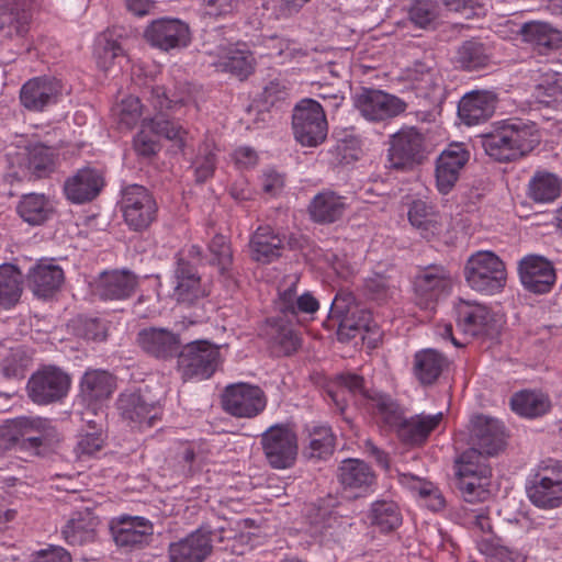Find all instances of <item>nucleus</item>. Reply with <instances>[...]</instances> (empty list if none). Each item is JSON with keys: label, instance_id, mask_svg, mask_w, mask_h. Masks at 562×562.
I'll return each instance as SVG.
<instances>
[{"label": "nucleus", "instance_id": "nucleus-13", "mask_svg": "<svg viewBox=\"0 0 562 562\" xmlns=\"http://www.w3.org/2000/svg\"><path fill=\"white\" fill-rule=\"evenodd\" d=\"M121 211L130 229L143 232L156 221L158 205L148 189L131 184L122 192Z\"/></svg>", "mask_w": 562, "mask_h": 562}, {"label": "nucleus", "instance_id": "nucleus-51", "mask_svg": "<svg viewBox=\"0 0 562 562\" xmlns=\"http://www.w3.org/2000/svg\"><path fill=\"white\" fill-rule=\"evenodd\" d=\"M561 194V183L550 172H537L529 182L528 195L536 203H551Z\"/></svg>", "mask_w": 562, "mask_h": 562}, {"label": "nucleus", "instance_id": "nucleus-4", "mask_svg": "<svg viewBox=\"0 0 562 562\" xmlns=\"http://www.w3.org/2000/svg\"><path fill=\"white\" fill-rule=\"evenodd\" d=\"M527 497L538 508L553 509L562 505V461L547 459L531 469L526 479Z\"/></svg>", "mask_w": 562, "mask_h": 562}, {"label": "nucleus", "instance_id": "nucleus-26", "mask_svg": "<svg viewBox=\"0 0 562 562\" xmlns=\"http://www.w3.org/2000/svg\"><path fill=\"white\" fill-rule=\"evenodd\" d=\"M472 441L477 460L481 456H495L505 446V431L503 424L492 417L480 415L473 420Z\"/></svg>", "mask_w": 562, "mask_h": 562}, {"label": "nucleus", "instance_id": "nucleus-55", "mask_svg": "<svg viewBox=\"0 0 562 562\" xmlns=\"http://www.w3.org/2000/svg\"><path fill=\"white\" fill-rule=\"evenodd\" d=\"M113 114L116 116L120 128L132 130L137 125L143 114L140 100L133 95L124 98L113 109Z\"/></svg>", "mask_w": 562, "mask_h": 562}, {"label": "nucleus", "instance_id": "nucleus-16", "mask_svg": "<svg viewBox=\"0 0 562 562\" xmlns=\"http://www.w3.org/2000/svg\"><path fill=\"white\" fill-rule=\"evenodd\" d=\"M117 408L123 419L140 428L153 427L161 419L162 407L146 390L125 391L117 398Z\"/></svg>", "mask_w": 562, "mask_h": 562}, {"label": "nucleus", "instance_id": "nucleus-1", "mask_svg": "<svg viewBox=\"0 0 562 562\" xmlns=\"http://www.w3.org/2000/svg\"><path fill=\"white\" fill-rule=\"evenodd\" d=\"M189 94L184 91L170 92L164 86H154L149 90L148 101L157 113L142 121L140 131L133 138V148L143 159H151L160 150L156 136L165 137L175 143L180 151L188 146V132L171 120L164 111L173 110L188 102Z\"/></svg>", "mask_w": 562, "mask_h": 562}, {"label": "nucleus", "instance_id": "nucleus-21", "mask_svg": "<svg viewBox=\"0 0 562 562\" xmlns=\"http://www.w3.org/2000/svg\"><path fill=\"white\" fill-rule=\"evenodd\" d=\"M63 93V83L52 76L29 79L20 90V102L29 111L43 112L56 104Z\"/></svg>", "mask_w": 562, "mask_h": 562}, {"label": "nucleus", "instance_id": "nucleus-3", "mask_svg": "<svg viewBox=\"0 0 562 562\" xmlns=\"http://www.w3.org/2000/svg\"><path fill=\"white\" fill-rule=\"evenodd\" d=\"M538 143L536 125L521 119L499 121L491 132L482 135L486 155L498 162L513 161L531 151Z\"/></svg>", "mask_w": 562, "mask_h": 562}, {"label": "nucleus", "instance_id": "nucleus-63", "mask_svg": "<svg viewBox=\"0 0 562 562\" xmlns=\"http://www.w3.org/2000/svg\"><path fill=\"white\" fill-rule=\"evenodd\" d=\"M400 439L406 445H419L422 442V415L404 418L396 427Z\"/></svg>", "mask_w": 562, "mask_h": 562}, {"label": "nucleus", "instance_id": "nucleus-62", "mask_svg": "<svg viewBox=\"0 0 562 562\" xmlns=\"http://www.w3.org/2000/svg\"><path fill=\"white\" fill-rule=\"evenodd\" d=\"M104 443L103 435L100 430L87 431L79 436L75 452L78 458L91 457L98 452Z\"/></svg>", "mask_w": 562, "mask_h": 562}, {"label": "nucleus", "instance_id": "nucleus-50", "mask_svg": "<svg viewBox=\"0 0 562 562\" xmlns=\"http://www.w3.org/2000/svg\"><path fill=\"white\" fill-rule=\"evenodd\" d=\"M308 432V442L304 449V454L308 459H326L334 452L335 436L330 427L325 425H314L306 428Z\"/></svg>", "mask_w": 562, "mask_h": 562}, {"label": "nucleus", "instance_id": "nucleus-6", "mask_svg": "<svg viewBox=\"0 0 562 562\" xmlns=\"http://www.w3.org/2000/svg\"><path fill=\"white\" fill-rule=\"evenodd\" d=\"M371 313L361 308L355 295L345 290L336 293L329 310L328 318L324 326L328 329L336 327L339 341H348L361 330H368Z\"/></svg>", "mask_w": 562, "mask_h": 562}, {"label": "nucleus", "instance_id": "nucleus-25", "mask_svg": "<svg viewBox=\"0 0 562 562\" xmlns=\"http://www.w3.org/2000/svg\"><path fill=\"white\" fill-rule=\"evenodd\" d=\"M112 538L117 547L133 549L148 544L153 532V524L139 516H122L110 524Z\"/></svg>", "mask_w": 562, "mask_h": 562}, {"label": "nucleus", "instance_id": "nucleus-56", "mask_svg": "<svg viewBox=\"0 0 562 562\" xmlns=\"http://www.w3.org/2000/svg\"><path fill=\"white\" fill-rule=\"evenodd\" d=\"M71 326L76 336L87 340H104L108 335L105 322L98 317L80 315L72 321Z\"/></svg>", "mask_w": 562, "mask_h": 562}, {"label": "nucleus", "instance_id": "nucleus-28", "mask_svg": "<svg viewBox=\"0 0 562 562\" xmlns=\"http://www.w3.org/2000/svg\"><path fill=\"white\" fill-rule=\"evenodd\" d=\"M104 186V178L100 170L92 167L78 169L68 177L64 183L66 198L76 204H83L94 200Z\"/></svg>", "mask_w": 562, "mask_h": 562}, {"label": "nucleus", "instance_id": "nucleus-9", "mask_svg": "<svg viewBox=\"0 0 562 562\" xmlns=\"http://www.w3.org/2000/svg\"><path fill=\"white\" fill-rule=\"evenodd\" d=\"M70 386L71 376L65 370L54 364H44L29 378L26 394L36 405H53L67 397Z\"/></svg>", "mask_w": 562, "mask_h": 562}, {"label": "nucleus", "instance_id": "nucleus-8", "mask_svg": "<svg viewBox=\"0 0 562 562\" xmlns=\"http://www.w3.org/2000/svg\"><path fill=\"white\" fill-rule=\"evenodd\" d=\"M222 363L220 346L206 339L183 344L177 367L184 381L210 379Z\"/></svg>", "mask_w": 562, "mask_h": 562}, {"label": "nucleus", "instance_id": "nucleus-53", "mask_svg": "<svg viewBox=\"0 0 562 562\" xmlns=\"http://www.w3.org/2000/svg\"><path fill=\"white\" fill-rule=\"evenodd\" d=\"M398 288L395 277L382 273H374L364 281L366 294L379 303L392 299Z\"/></svg>", "mask_w": 562, "mask_h": 562}, {"label": "nucleus", "instance_id": "nucleus-61", "mask_svg": "<svg viewBox=\"0 0 562 562\" xmlns=\"http://www.w3.org/2000/svg\"><path fill=\"white\" fill-rule=\"evenodd\" d=\"M448 11H453L465 19L484 15L483 0H440Z\"/></svg>", "mask_w": 562, "mask_h": 562}, {"label": "nucleus", "instance_id": "nucleus-14", "mask_svg": "<svg viewBox=\"0 0 562 562\" xmlns=\"http://www.w3.org/2000/svg\"><path fill=\"white\" fill-rule=\"evenodd\" d=\"M265 391L254 384L235 383L227 385L221 396L222 408L236 418H255L267 406Z\"/></svg>", "mask_w": 562, "mask_h": 562}, {"label": "nucleus", "instance_id": "nucleus-17", "mask_svg": "<svg viewBox=\"0 0 562 562\" xmlns=\"http://www.w3.org/2000/svg\"><path fill=\"white\" fill-rule=\"evenodd\" d=\"M216 531L202 525L187 537L168 546L169 562H205L213 552Z\"/></svg>", "mask_w": 562, "mask_h": 562}, {"label": "nucleus", "instance_id": "nucleus-34", "mask_svg": "<svg viewBox=\"0 0 562 562\" xmlns=\"http://www.w3.org/2000/svg\"><path fill=\"white\" fill-rule=\"evenodd\" d=\"M494 53L490 41L472 37L463 41L453 55L454 65L465 71L486 69L493 61Z\"/></svg>", "mask_w": 562, "mask_h": 562}, {"label": "nucleus", "instance_id": "nucleus-2", "mask_svg": "<svg viewBox=\"0 0 562 562\" xmlns=\"http://www.w3.org/2000/svg\"><path fill=\"white\" fill-rule=\"evenodd\" d=\"M200 265H203V250L198 245H191L176 255L171 297L179 307L191 311L190 324H196L206 317L209 292L198 272Z\"/></svg>", "mask_w": 562, "mask_h": 562}, {"label": "nucleus", "instance_id": "nucleus-24", "mask_svg": "<svg viewBox=\"0 0 562 562\" xmlns=\"http://www.w3.org/2000/svg\"><path fill=\"white\" fill-rule=\"evenodd\" d=\"M137 342L148 356L164 361L178 358L183 346L180 335L165 327L142 329Z\"/></svg>", "mask_w": 562, "mask_h": 562}, {"label": "nucleus", "instance_id": "nucleus-15", "mask_svg": "<svg viewBox=\"0 0 562 562\" xmlns=\"http://www.w3.org/2000/svg\"><path fill=\"white\" fill-rule=\"evenodd\" d=\"M355 106L370 122H384L405 112L407 104L380 89L362 87L353 97Z\"/></svg>", "mask_w": 562, "mask_h": 562}, {"label": "nucleus", "instance_id": "nucleus-45", "mask_svg": "<svg viewBox=\"0 0 562 562\" xmlns=\"http://www.w3.org/2000/svg\"><path fill=\"white\" fill-rule=\"evenodd\" d=\"M26 429L23 430V448L24 451H34L40 454V449L49 442L56 436V429L52 422L43 417L24 416Z\"/></svg>", "mask_w": 562, "mask_h": 562}, {"label": "nucleus", "instance_id": "nucleus-7", "mask_svg": "<svg viewBox=\"0 0 562 562\" xmlns=\"http://www.w3.org/2000/svg\"><path fill=\"white\" fill-rule=\"evenodd\" d=\"M464 277L472 290L491 295L505 286L507 272L504 261L496 254L480 250L468 259Z\"/></svg>", "mask_w": 562, "mask_h": 562}, {"label": "nucleus", "instance_id": "nucleus-44", "mask_svg": "<svg viewBox=\"0 0 562 562\" xmlns=\"http://www.w3.org/2000/svg\"><path fill=\"white\" fill-rule=\"evenodd\" d=\"M32 362V353L24 346L12 347L0 358V374L7 381L20 382L26 376Z\"/></svg>", "mask_w": 562, "mask_h": 562}, {"label": "nucleus", "instance_id": "nucleus-43", "mask_svg": "<svg viewBox=\"0 0 562 562\" xmlns=\"http://www.w3.org/2000/svg\"><path fill=\"white\" fill-rule=\"evenodd\" d=\"M16 213L29 225L40 226L53 216L54 207L45 194L27 193L18 202Z\"/></svg>", "mask_w": 562, "mask_h": 562}, {"label": "nucleus", "instance_id": "nucleus-39", "mask_svg": "<svg viewBox=\"0 0 562 562\" xmlns=\"http://www.w3.org/2000/svg\"><path fill=\"white\" fill-rule=\"evenodd\" d=\"M63 269L52 262H38L27 273L30 289L38 297H49L64 282Z\"/></svg>", "mask_w": 562, "mask_h": 562}, {"label": "nucleus", "instance_id": "nucleus-23", "mask_svg": "<svg viewBox=\"0 0 562 562\" xmlns=\"http://www.w3.org/2000/svg\"><path fill=\"white\" fill-rule=\"evenodd\" d=\"M518 272L524 288L536 294L549 293L557 279L552 262L538 255L524 257L519 262Z\"/></svg>", "mask_w": 562, "mask_h": 562}, {"label": "nucleus", "instance_id": "nucleus-5", "mask_svg": "<svg viewBox=\"0 0 562 562\" xmlns=\"http://www.w3.org/2000/svg\"><path fill=\"white\" fill-rule=\"evenodd\" d=\"M453 308L457 326L465 335L488 340L499 337L505 318L491 306L477 301L459 299Z\"/></svg>", "mask_w": 562, "mask_h": 562}, {"label": "nucleus", "instance_id": "nucleus-46", "mask_svg": "<svg viewBox=\"0 0 562 562\" xmlns=\"http://www.w3.org/2000/svg\"><path fill=\"white\" fill-rule=\"evenodd\" d=\"M207 262L217 268L226 281H234L233 251L228 239L221 234L215 235L209 244V256L203 254V265Z\"/></svg>", "mask_w": 562, "mask_h": 562}, {"label": "nucleus", "instance_id": "nucleus-41", "mask_svg": "<svg viewBox=\"0 0 562 562\" xmlns=\"http://www.w3.org/2000/svg\"><path fill=\"white\" fill-rule=\"evenodd\" d=\"M115 389V380L104 370L87 371L80 382V395L89 405L108 400Z\"/></svg>", "mask_w": 562, "mask_h": 562}, {"label": "nucleus", "instance_id": "nucleus-35", "mask_svg": "<svg viewBox=\"0 0 562 562\" xmlns=\"http://www.w3.org/2000/svg\"><path fill=\"white\" fill-rule=\"evenodd\" d=\"M519 35L539 55H548L562 47V32L548 22H525Z\"/></svg>", "mask_w": 562, "mask_h": 562}, {"label": "nucleus", "instance_id": "nucleus-12", "mask_svg": "<svg viewBox=\"0 0 562 562\" xmlns=\"http://www.w3.org/2000/svg\"><path fill=\"white\" fill-rule=\"evenodd\" d=\"M260 445L267 463L274 470H288L295 465L299 445L296 434L285 425L269 427L260 436Z\"/></svg>", "mask_w": 562, "mask_h": 562}, {"label": "nucleus", "instance_id": "nucleus-37", "mask_svg": "<svg viewBox=\"0 0 562 562\" xmlns=\"http://www.w3.org/2000/svg\"><path fill=\"white\" fill-rule=\"evenodd\" d=\"M453 280L450 271L441 265L424 267V312L435 311L451 293Z\"/></svg>", "mask_w": 562, "mask_h": 562}, {"label": "nucleus", "instance_id": "nucleus-22", "mask_svg": "<svg viewBox=\"0 0 562 562\" xmlns=\"http://www.w3.org/2000/svg\"><path fill=\"white\" fill-rule=\"evenodd\" d=\"M144 36L153 47L164 52L187 47L191 41L189 25L170 18L153 21L146 27Z\"/></svg>", "mask_w": 562, "mask_h": 562}, {"label": "nucleus", "instance_id": "nucleus-19", "mask_svg": "<svg viewBox=\"0 0 562 562\" xmlns=\"http://www.w3.org/2000/svg\"><path fill=\"white\" fill-rule=\"evenodd\" d=\"M390 168L411 170L422 162V132L416 126H403L392 135L389 148Z\"/></svg>", "mask_w": 562, "mask_h": 562}, {"label": "nucleus", "instance_id": "nucleus-18", "mask_svg": "<svg viewBox=\"0 0 562 562\" xmlns=\"http://www.w3.org/2000/svg\"><path fill=\"white\" fill-rule=\"evenodd\" d=\"M342 495L349 499L366 497L374 491L376 475L372 468L360 459H345L337 470Z\"/></svg>", "mask_w": 562, "mask_h": 562}, {"label": "nucleus", "instance_id": "nucleus-54", "mask_svg": "<svg viewBox=\"0 0 562 562\" xmlns=\"http://www.w3.org/2000/svg\"><path fill=\"white\" fill-rule=\"evenodd\" d=\"M192 167L194 168L195 181L198 183H204L213 177L216 168L215 145L213 142L205 140L201 144Z\"/></svg>", "mask_w": 562, "mask_h": 562}, {"label": "nucleus", "instance_id": "nucleus-40", "mask_svg": "<svg viewBox=\"0 0 562 562\" xmlns=\"http://www.w3.org/2000/svg\"><path fill=\"white\" fill-rule=\"evenodd\" d=\"M284 241L270 226H259L249 241L251 259L270 263L281 256Z\"/></svg>", "mask_w": 562, "mask_h": 562}, {"label": "nucleus", "instance_id": "nucleus-42", "mask_svg": "<svg viewBox=\"0 0 562 562\" xmlns=\"http://www.w3.org/2000/svg\"><path fill=\"white\" fill-rule=\"evenodd\" d=\"M306 521L308 533L319 541L334 539L341 527L340 517L326 506L312 505L307 510Z\"/></svg>", "mask_w": 562, "mask_h": 562}, {"label": "nucleus", "instance_id": "nucleus-36", "mask_svg": "<svg viewBox=\"0 0 562 562\" xmlns=\"http://www.w3.org/2000/svg\"><path fill=\"white\" fill-rule=\"evenodd\" d=\"M99 517L90 509L76 510L61 528V536L69 546L93 543L98 537Z\"/></svg>", "mask_w": 562, "mask_h": 562}, {"label": "nucleus", "instance_id": "nucleus-10", "mask_svg": "<svg viewBox=\"0 0 562 562\" xmlns=\"http://www.w3.org/2000/svg\"><path fill=\"white\" fill-rule=\"evenodd\" d=\"M476 458L475 451H464L457 461V486L468 503L486 501L491 495L492 469Z\"/></svg>", "mask_w": 562, "mask_h": 562}, {"label": "nucleus", "instance_id": "nucleus-20", "mask_svg": "<svg viewBox=\"0 0 562 562\" xmlns=\"http://www.w3.org/2000/svg\"><path fill=\"white\" fill-rule=\"evenodd\" d=\"M470 157L469 146L464 143H451L441 151L435 169L436 187L441 194H448L454 188Z\"/></svg>", "mask_w": 562, "mask_h": 562}, {"label": "nucleus", "instance_id": "nucleus-49", "mask_svg": "<svg viewBox=\"0 0 562 562\" xmlns=\"http://www.w3.org/2000/svg\"><path fill=\"white\" fill-rule=\"evenodd\" d=\"M56 151L53 147L35 144L26 148L22 154L21 165L37 178L46 177L54 170Z\"/></svg>", "mask_w": 562, "mask_h": 562}, {"label": "nucleus", "instance_id": "nucleus-27", "mask_svg": "<svg viewBox=\"0 0 562 562\" xmlns=\"http://www.w3.org/2000/svg\"><path fill=\"white\" fill-rule=\"evenodd\" d=\"M43 0H7L0 7V33L9 38L23 37L29 32L32 11Z\"/></svg>", "mask_w": 562, "mask_h": 562}, {"label": "nucleus", "instance_id": "nucleus-58", "mask_svg": "<svg viewBox=\"0 0 562 562\" xmlns=\"http://www.w3.org/2000/svg\"><path fill=\"white\" fill-rule=\"evenodd\" d=\"M24 416L7 420L0 426V447L23 450V430L26 429Z\"/></svg>", "mask_w": 562, "mask_h": 562}, {"label": "nucleus", "instance_id": "nucleus-29", "mask_svg": "<svg viewBox=\"0 0 562 562\" xmlns=\"http://www.w3.org/2000/svg\"><path fill=\"white\" fill-rule=\"evenodd\" d=\"M217 56L216 69L228 72L240 80L247 79L255 70V58L246 44H220L213 53Z\"/></svg>", "mask_w": 562, "mask_h": 562}, {"label": "nucleus", "instance_id": "nucleus-60", "mask_svg": "<svg viewBox=\"0 0 562 562\" xmlns=\"http://www.w3.org/2000/svg\"><path fill=\"white\" fill-rule=\"evenodd\" d=\"M448 366L447 357L436 349H424V384L435 382Z\"/></svg>", "mask_w": 562, "mask_h": 562}, {"label": "nucleus", "instance_id": "nucleus-30", "mask_svg": "<svg viewBox=\"0 0 562 562\" xmlns=\"http://www.w3.org/2000/svg\"><path fill=\"white\" fill-rule=\"evenodd\" d=\"M497 95L488 90L465 93L458 104V116L468 126L486 122L495 112Z\"/></svg>", "mask_w": 562, "mask_h": 562}, {"label": "nucleus", "instance_id": "nucleus-59", "mask_svg": "<svg viewBox=\"0 0 562 562\" xmlns=\"http://www.w3.org/2000/svg\"><path fill=\"white\" fill-rule=\"evenodd\" d=\"M538 97L547 105H562V75L559 72L547 74L537 86Z\"/></svg>", "mask_w": 562, "mask_h": 562}, {"label": "nucleus", "instance_id": "nucleus-48", "mask_svg": "<svg viewBox=\"0 0 562 562\" xmlns=\"http://www.w3.org/2000/svg\"><path fill=\"white\" fill-rule=\"evenodd\" d=\"M510 407L519 416L537 418L549 412L551 403L541 392L524 390L512 396Z\"/></svg>", "mask_w": 562, "mask_h": 562}, {"label": "nucleus", "instance_id": "nucleus-57", "mask_svg": "<svg viewBox=\"0 0 562 562\" xmlns=\"http://www.w3.org/2000/svg\"><path fill=\"white\" fill-rule=\"evenodd\" d=\"M446 94V89L441 82L431 81L428 91L424 92V122L437 121L441 115Z\"/></svg>", "mask_w": 562, "mask_h": 562}, {"label": "nucleus", "instance_id": "nucleus-52", "mask_svg": "<svg viewBox=\"0 0 562 562\" xmlns=\"http://www.w3.org/2000/svg\"><path fill=\"white\" fill-rule=\"evenodd\" d=\"M371 522L381 532H390L402 524L397 505L393 502L380 501L372 504Z\"/></svg>", "mask_w": 562, "mask_h": 562}, {"label": "nucleus", "instance_id": "nucleus-31", "mask_svg": "<svg viewBox=\"0 0 562 562\" xmlns=\"http://www.w3.org/2000/svg\"><path fill=\"white\" fill-rule=\"evenodd\" d=\"M297 282L299 278L295 277L286 288L279 289L276 301L277 312L296 323L300 314L313 315L319 310V302L311 292L297 295Z\"/></svg>", "mask_w": 562, "mask_h": 562}, {"label": "nucleus", "instance_id": "nucleus-64", "mask_svg": "<svg viewBox=\"0 0 562 562\" xmlns=\"http://www.w3.org/2000/svg\"><path fill=\"white\" fill-rule=\"evenodd\" d=\"M121 45L113 40L103 37L99 40L94 54L97 56L98 66L108 69L112 61L122 54Z\"/></svg>", "mask_w": 562, "mask_h": 562}, {"label": "nucleus", "instance_id": "nucleus-38", "mask_svg": "<svg viewBox=\"0 0 562 562\" xmlns=\"http://www.w3.org/2000/svg\"><path fill=\"white\" fill-rule=\"evenodd\" d=\"M347 207L344 196L331 190H323L311 200L307 212L314 223L328 225L340 221Z\"/></svg>", "mask_w": 562, "mask_h": 562}, {"label": "nucleus", "instance_id": "nucleus-33", "mask_svg": "<svg viewBox=\"0 0 562 562\" xmlns=\"http://www.w3.org/2000/svg\"><path fill=\"white\" fill-rule=\"evenodd\" d=\"M295 323L281 314L267 318L265 334L278 356L289 357L301 348L302 340L294 329Z\"/></svg>", "mask_w": 562, "mask_h": 562}, {"label": "nucleus", "instance_id": "nucleus-32", "mask_svg": "<svg viewBox=\"0 0 562 562\" xmlns=\"http://www.w3.org/2000/svg\"><path fill=\"white\" fill-rule=\"evenodd\" d=\"M137 277L127 270L102 272L94 284V294L102 301L130 299L136 288Z\"/></svg>", "mask_w": 562, "mask_h": 562}, {"label": "nucleus", "instance_id": "nucleus-11", "mask_svg": "<svg viewBox=\"0 0 562 562\" xmlns=\"http://www.w3.org/2000/svg\"><path fill=\"white\" fill-rule=\"evenodd\" d=\"M292 130L302 146L316 147L324 143L328 123L323 106L313 99L300 101L293 109Z\"/></svg>", "mask_w": 562, "mask_h": 562}, {"label": "nucleus", "instance_id": "nucleus-47", "mask_svg": "<svg viewBox=\"0 0 562 562\" xmlns=\"http://www.w3.org/2000/svg\"><path fill=\"white\" fill-rule=\"evenodd\" d=\"M23 274L16 266H0V308L10 310L16 305L23 292Z\"/></svg>", "mask_w": 562, "mask_h": 562}]
</instances>
